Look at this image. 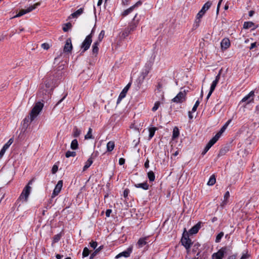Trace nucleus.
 <instances>
[{"instance_id": "obj_24", "label": "nucleus", "mask_w": 259, "mask_h": 259, "mask_svg": "<svg viewBox=\"0 0 259 259\" xmlns=\"http://www.w3.org/2000/svg\"><path fill=\"white\" fill-rule=\"evenodd\" d=\"M151 66L149 65L145 66V68L142 72L141 74V76L142 77L143 79H144L147 76L148 74L149 73L150 70Z\"/></svg>"}, {"instance_id": "obj_20", "label": "nucleus", "mask_w": 259, "mask_h": 259, "mask_svg": "<svg viewBox=\"0 0 259 259\" xmlns=\"http://www.w3.org/2000/svg\"><path fill=\"white\" fill-rule=\"evenodd\" d=\"M148 237L141 238L137 242V245L139 248H142L147 243Z\"/></svg>"}, {"instance_id": "obj_18", "label": "nucleus", "mask_w": 259, "mask_h": 259, "mask_svg": "<svg viewBox=\"0 0 259 259\" xmlns=\"http://www.w3.org/2000/svg\"><path fill=\"white\" fill-rule=\"evenodd\" d=\"M72 49V46L71 44V40L70 38H68L65 42V45L64 47V51L65 52H70Z\"/></svg>"}, {"instance_id": "obj_16", "label": "nucleus", "mask_w": 259, "mask_h": 259, "mask_svg": "<svg viewBox=\"0 0 259 259\" xmlns=\"http://www.w3.org/2000/svg\"><path fill=\"white\" fill-rule=\"evenodd\" d=\"M12 143H13V140L12 139H10L8 141V142L4 145V146L3 147L2 149H1V150L0 151V159L3 157L6 151L9 147V146L12 144Z\"/></svg>"}, {"instance_id": "obj_6", "label": "nucleus", "mask_w": 259, "mask_h": 259, "mask_svg": "<svg viewBox=\"0 0 259 259\" xmlns=\"http://www.w3.org/2000/svg\"><path fill=\"white\" fill-rule=\"evenodd\" d=\"M40 5V3H36L33 5L29 6L27 9H22L20 11V12L14 17V18L16 17H19L20 16H22V15L31 12L32 10L36 8L38 6H39Z\"/></svg>"}, {"instance_id": "obj_42", "label": "nucleus", "mask_w": 259, "mask_h": 259, "mask_svg": "<svg viewBox=\"0 0 259 259\" xmlns=\"http://www.w3.org/2000/svg\"><path fill=\"white\" fill-rule=\"evenodd\" d=\"M223 236H224V233L223 232H221L219 234H218L215 238V242H217V243L220 242Z\"/></svg>"}, {"instance_id": "obj_19", "label": "nucleus", "mask_w": 259, "mask_h": 259, "mask_svg": "<svg viewBox=\"0 0 259 259\" xmlns=\"http://www.w3.org/2000/svg\"><path fill=\"white\" fill-rule=\"evenodd\" d=\"M132 251V247L128 248L126 250L119 253L116 256V258H119L121 256H124L125 257H128L130 255Z\"/></svg>"}, {"instance_id": "obj_57", "label": "nucleus", "mask_w": 259, "mask_h": 259, "mask_svg": "<svg viewBox=\"0 0 259 259\" xmlns=\"http://www.w3.org/2000/svg\"><path fill=\"white\" fill-rule=\"evenodd\" d=\"M149 160L147 159V160L146 161V162H145V164H144V166L146 168L149 167Z\"/></svg>"}, {"instance_id": "obj_49", "label": "nucleus", "mask_w": 259, "mask_h": 259, "mask_svg": "<svg viewBox=\"0 0 259 259\" xmlns=\"http://www.w3.org/2000/svg\"><path fill=\"white\" fill-rule=\"evenodd\" d=\"M90 246L93 249H95L97 246V243L96 241H91L90 243Z\"/></svg>"}, {"instance_id": "obj_8", "label": "nucleus", "mask_w": 259, "mask_h": 259, "mask_svg": "<svg viewBox=\"0 0 259 259\" xmlns=\"http://www.w3.org/2000/svg\"><path fill=\"white\" fill-rule=\"evenodd\" d=\"M181 242H182V245L185 247V248L187 250H188L190 249V248L192 244V241L189 238L188 235H183V237L181 239Z\"/></svg>"}, {"instance_id": "obj_27", "label": "nucleus", "mask_w": 259, "mask_h": 259, "mask_svg": "<svg viewBox=\"0 0 259 259\" xmlns=\"http://www.w3.org/2000/svg\"><path fill=\"white\" fill-rule=\"evenodd\" d=\"M93 161L92 158L90 157L89 159L85 162V164L83 167V171L86 170L93 163Z\"/></svg>"}, {"instance_id": "obj_12", "label": "nucleus", "mask_w": 259, "mask_h": 259, "mask_svg": "<svg viewBox=\"0 0 259 259\" xmlns=\"http://www.w3.org/2000/svg\"><path fill=\"white\" fill-rule=\"evenodd\" d=\"M142 5V2L141 1H138L137 3H136L134 5L132 6V7H131L130 8H129L128 9L125 10L122 14V15L123 16H127V15H128L130 13H131L133 10L134 9L139 6H141Z\"/></svg>"}, {"instance_id": "obj_59", "label": "nucleus", "mask_w": 259, "mask_h": 259, "mask_svg": "<svg viewBox=\"0 0 259 259\" xmlns=\"http://www.w3.org/2000/svg\"><path fill=\"white\" fill-rule=\"evenodd\" d=\"M95 32V28H93V29L91 31V32L90 34H89L88 36H91V38H92Z\"/></svg>"}, {"instance_id": "obj_50", "label": "nucleus", "mask_w": 259, "mask_h": 259, "mask_svg": "<svg viewBox=\"0 0 259 259\" xmlns=\"http://www.w3.org/2000/svg\"><path fill=\"white\" fill-rule=\"evenodd\" d=\"M58 169V166L56 165H54L52 167V174H55L57 171Z\"/></svg>"}, {"instance_id": "obj_54", "label": "nucleus", "mask_w": 259, "mask_h": 259, "mask_svg": "<svg viewBox=\"0 0 259 259\" xmlns=\"http://www.w3.org/2000/svg\"><path fill=\"white\" fill-rule=\"evenodd\" d=\"M98 253L97 251L95 250L91 255L90 259L93 258Z\"/></svg>"}, {"instance_id": "obj_14", "label": "nucleus", "mask_w": 259, "mask_h": 259, "mask_svg": "<svg viewBox=\"0 0 259 259\" xmlns=\"http://www.w3.org/2000/svg\"><path fill=\"white\" fill-rule=\"evenodd\" d=\"M254 96V92L251 91L248 95L245 96L241 101V102H246L249 104L253 100V96Z\"/></svg>"}, {"instance_id": "obj_53", "label": "nucleus", "mask_w": 259, "mask_h": 259, "mask_svg": "<svg viewBox=\"0 0 259 259\" xmlns=\"http://www.w3.org/2000/svg\"><path fill=\"white\" fill-rule=\"evenodd\" d=\"M125 163V159L123 158H120L119 160V164L122 165Z\"/></svg>"}, {"instance_id": "obj_34", "label": "nucleus", "mask_w": 259, "mask_h": 259, "mask_svg": "<svg viewBox=\"0 0 259 259\" xmlns=\"http://www.w3.org/2000/svg\"><path fill=\"white\" fill-rule=\"evenodd\" d=\"M72 27V24L70 22H68L64 24L63 26V30L64 32H67L68 30Z\"/></svg>"}, {"instance_id": "obj_5", "label": "nucleus", "mask_w": 259, "mask_h": 259, "mask_svg": "<svg viewBox=\"0 0 259 259\" xmlns=\"http://www.w3.org/2000/svg\"><path fill=\"white\" fill-rule=\"evenodd\" d=\"M33 180H30L28 185H26L24 188L22 193L21 194L19 198L20 199H24V201H27L28 196L30 194L31 187L29 186L31 184Z\"/></svg>"}, {"instance_id": "obj_39", "label": "nucleus", "mask_w": 259, "mask_h": 259, "mask_svg": "<svg viewBox=\"0 0 259 259\" xmlns=\"http://www.w3.org/2000/svg\"><path fill=\"white\" fill-rule=\"evenodd\" d=\"M92 129L91 128H89L88 133L85 135L84 138L85 139H93V136L92 134Z\"/></svg>"}, {"instance_id": "obj_58", "label": "nucleus", "mask_w": 259, "mask_h": 259, "mask_svg": "<svg viewBox=\"0 0 259 259\" xmlns=\"http://www.w3.org/2000/svg\"><path fill=\"white\" fill-rule=\"evenodd\" d=\"M66 96H67V94L64 95V97L58 102V103L57 104V105L59 104L60 103H61L65 99V98H66Z\"/></svg>"}, {"instance_id": "obj_10", "label": "nucleus", "mask_w": 259, "mask_h": 259, "mask_svg": "<svg viewBox=\"0 0 259 259\" xmlns=\"http://www.w3.org/2000/svg\"><path fill=\"white\" fill-rule=\"evenodd\" d=\"M63 186V181L62 180H60L58 182L57 185L55 186V188L53 191L52 193V197L54 198L57 196L59 193L60 192Z\"/></svg>"}, {"instance_id": "obj_46", "label": "nucleus", "mask_w": 259, "mask_h": 259, "mask_svg": "<svg viewBox=\"0 0 259 259\" xmlns=\"http://www.w3.org/2000/svg\"><path fill=\"white\" fill-rule=\"evenodd\" d=\"M218 82L217 80H213L211 85L210 90L213 91Z\"/></svg>"}, {"instance_id": "obj_26", "label": "nucleus", "mask_w": 259, "mask_h": 259, "mask_svg": "<svg viewBox=\"0 0 259 259\" xmlns=\"http://www.w3.org/2000/svg\"><path fill=\"white\" fill-rule=\"evenodd\" d=\"M230 197V193L229 191H227L224 196V200H223L221 205L222 206H224L227 203L228 199Z\"/></svg>"}, {"instance_id": "obj_31", "label": "nucleus", "mask_w": 259, "mask_h": 259, "mask_svg": "<svg viewBox=\"0 0 259 259\" xmlns=\"http://www.w3.org/2000/svg\"><path fill=\"white\" fill-rule=\"evenodd\" d=\"M215 182L216 179L215 176L214 175H212L209 178L207 184L209 186H212L215 183Z\"/></svg>"}, {"instance_id": "obj_55", "label": "nucleus", "mask_w": 259, "mask_h": 259, "mask_svg": "<svg viewBox=\"0 0 259 259\" xmlns=\"http://www.w3.org/2000/svg\"><path fill=\"white\" fill-rule=\"evenodd\" d=\"M111 209H107L106 211V217H109L110 215V213L111 212Z\"/></svg>"}, {"instance_id": "obj_61", "label": "nucleus", "mask_w": 259, "mask_h": 259, "mask_svg": "<svg viewBox=\"0 0 259 259\" xmlns=\"http://www.w3.org/2000/svg\"><path fill=\"white\" fill-rule=\"evenodd\" d=\"M213 92V91H212L209 90V93L207 96V97H206L207 100L209 99V98L210 97V96H211V95L212 94Z\"/></svg>"}, {"instance_id": "obj_23", "label": "nucleus", "mask_w": 259, "mask_h": 259, "mask_svg": "<svg viewBox=\"0 0 259 259\" xmlns=\"http://www.w3.org/2000/svg\"><path fill=\"white\" fill-rule=\"evenodd\" d=\"M83 10L84 9L83 8H81L74 13H72L71 16L72 18H77L83 13Z\"/></svg>"}, {"instance_id": "obj_62", "label": "nucleus", "mask_w": 259, "mask_h": 259, "mask_svg": "<svg viewBox=\"0 0 259 259\" xmlns=\"http://www.w3.org/2000/svg\"><path fill=\"white\" fill-rule=\"evenodd\" d=\"M248 257V255L244 254L242 255L240 259H246Z\"/></svg>"}, {"instance_id": "obj_25", "label": "nucleus", "mask_w": 259, "mask_h": 259, "mask_svg": "<svg viewBox=\"0 0 259 259\" xmlns=\"http://www.w3.org/2000/svg\"><path fill=\"white\" fill-rule=\"evenodd\" d=\"M135 186L136 188H142V189H143L144 190H148L149 189V185L148 184V183L147 182H144V183H143L137 184L135 185Z\"/></svg>"}, {"instance_id": "obj_40", "label": "nucleus", "mask_w": 259, "mask_h": 259, "mask_svg": "<svg viewBox=\"0 0 259 259\" xmlns=\"http://www.w3.org/2000/svg\"><path fill=\"white\" fill-rule=\"evenodd\" d=\"M104 35H105V31L102 30L100 32V34H99V36L98 37V40L97 41L100 42L103 39Z\"/></svg>"}, {"instance_id": "obj_43", "label": "nucleus", "mask_w": 259, "mask_h": 259, "mask_svg": "<svg viewBox=\"0 0 259 259\" xmlns=\"http://www.w3.org/2000/svg\"><path fill=\"white\" fill-rule=\"evenodd\" d=\"M90 250L87 247H84L83 252H82V256L83 257H87L90 254Z\"/></svg>"}, {"instance_id": "obj_15", "label": "nucleus", "mask_w": 259, "mask_h": 259, "mask_svg": "<svg viewBox=\"0 0 259 259\" xmlns=\"http://www.w3.org/2000/svg\"><path fill=\"white\" fill-rule=\"evenodd\" d=\"M130 86H131V83H128L125 86V87H124V88L122 90V91H121V92L120 93V94L118 97V98L117 100V103H118L120 100H121L123 98H124L125 97L126 94L127 92L128 91Z\"/></svg>"}, {"instance_id": "obj_21", "label": "nucleus", "mask_w": 259, "mask_h": 259, "mask_svg": "<svg viewBox=\"0 0 259 259\" xmlns=\"http://www.w3.org/2000/svg\"><path fill=\"white\" fill-rule=\"evenodd\" d=\"M200 228V223H198L190 229L189 233L192 235L196 234L198 232Z\"/></svg>"}, {"instance_id": "obj_28", "label": "nucleus", "mask_w": 259, "mask_h": 259, "mask_svg": "<svg viewBox=\"0 0 259 259\" xmlns=\"http://www.w3.org/2000/svg\"><path fill=\"white\" fill-rule=\"evenodd\" d=\"M115 147L114 142L113 141H109L107 143V150L109 152L112 151Z\"/></svg>"}, {"instance_id": "obj_29", "label": "nucleus", "mask_w": 259, "mask_h": 259, "mask_svg": "<svg viewBox=\"0 0 259 259\" xmlns=\"http://www.w3.org/2000/svg\"><path fill=\"white\" fill-rule=\"evenodd\" d=\"M70 147L72 150H76L78 148V144L76 139H74L71 142Z\"/></svg>"}, {"instance_id": "obj_1", "label": "nucleus", "mask_w": 259, "mask_h": 259, "mask_svg": "<svg viewBox=\"0 0 259 259\" xmlns=\"http://www.w3.org/2000/svg\"><path fill=\"white\" fill-rule=\"evenodd\" d=\"M44 107V104L40 102H36L31 109L28 116L23 120V126L27 128L29 125L39 115Z\"/></svg>"}, {"instance_id": "obj_7", "label": "nucleus", "mask_w": 259, "mask_h": 259, "mask_svg": "<svg viewBox=\"0 0 259 259\" xmlns=\"http://www.w3.org/2000/svg\"><path fill=\"white\" fill-rule=\"evenodd\" d=\"M140 21V18H138V14H136L133 19L131 23H130L127 28L130 30V32H133L136 30L137 26Z\"/></svg>"}, {"instance_id": "obj_3", "label": "nucleus", "mask_w": 259, "mask_h": 259, "mask_svg": "<svg viewBox=\"0 0 259 259\" xmlns=\"http://www.w3.org/2000/svg\"><path fill=\"white\" fill-rule=\"evenodd\" d=\"M211 5V2L208 1L203 6L202 9L197 14L196 20V23H199L200 19L203 17L206 12L210 8Z\"/></svg>"}, {"instance_id": "obj_22", "label": "nucleus", "mask_w": 259, "mask_h": 259, "mask_svg": "<svg viewBox=\"0 0 259 259\" xmlns=\"http://www.w3.org/2000/svg\"><path fill=\"white\" fill-rule=\"evenodd\" d=\"M100 42L96 41L94 42L92 46V53L93 54H95L96 55L98 54L99 51L98 46L100 44Z\"/></svg>"}, {"instance_id": "obj_41", "label": "nucleus", "mask_w": 259, "mask_h": 259, "mask_svg": "<svg viewBox=\"0 0 259 259\" xmlns=\"http://www.w3.org/2000/svg\"><path fill=\"white\" fill-rule=\"evenodd\" d=\"M155 131H156L155 127H151L149 129V137L150 138H152L154 136Z\"/></svg>"}, {"instance_id": "obj_33", "label": "nucleus", "mask_w": 259, "mask_h": 259, "mask_svg": "<svg viewBox=\"0 0 259 259\" xmlns=\"http://www.w3.org/2000/svg\"><path fill=\"white\" fill-rule=\"evenodd\" d=\"M81 133V131L79 130L76 126H75L73 128V136L74 137H78Z\"/></svg>"}, {"instance_id": "obj_63", "label": "nucleus", "mask_w": 259, "mask_h": 259, "mask_svg": "<svg viewBox=\"0 0 259 259\" xmlns=\"http://www.w3.org/2000/svg\"><path fill=\"white\" fill-rule=\"evenodd\" d=\"M188 116H189V118L191 119L193 118V116L192 115V112L191 111H189L188 112Z\"/></svg>"}, {"instance_id": "obj_52", "label": "nucleus", "mask_w": 259, "mask_h": 259, "mask_svg": "<svg viewBox=\"0 0 259 259\" xmlns=\"http://www.w3.org/2000/svg\"><path fill=\"white\" fill-rule=\"evenodd\" d=\"M129 190L128 189H125L123 191V196L124 198H126L129 193Z\"/></svg>"}, {"instance_id": "obj_45", "label": "nucleus", "mask_w": 259, "mask_h": 259, "mask_svg": "<svg viewBox=\"0 0 259 259\" xmlns=\"http://www.w3.org/2000/svg\"><path fill=\"white\" fill-rule=\"evenodd\" d=\"M60 238H61V235L60 234H57V235H55L53 238V242L56 243V242H58L60 240Z\"/></svg>"}, {"instance_id": "obj_30", "label": "nucleus", "mask_w": 259, "mask_h": 259, "mask_svg": "<svg viewBox=\"0 0 259 259\" xmlns=\"http://www.w3.org/2000/svg\"><path fill=\"white\" fill-rule=\"evenodd\" d=\"M228 151H229V148L227 147L222 148L220 150L219 153L218 154V156L220 157V156L225 155L228 152Z\"/></svg>"}, {"instance_id": "obj_17", "label": "nucleus", "mask_w": 259, "mask_h": 259, "mask_svg": "<svg viewBox=\"0 0 259 259\" xmlns=\"http://www.w3.org/2000/svg\"><path fill=\"white\" fill-rule=\"evenodd\" d=\"M221 48L223 50H226L230 46V41L229 38H225L222 39L221 42Z\"/></svg>"}, {"instance_id": "obj_51", "label": "nucleus", "mask_w": 259, "mask_h": 259, "mask_svg": "<svg viewBox=\"0 0 259 259\" xmlns=\"http://www.w3.org/2000/svg\"><path fill=\"white\" fill-rule=\"evenodd\" d=\"M222 71V69H221L219 71V72L218 74L215 77V80H217L218 82L219 81V80L220 79V77H221V74Z\"/></svg>"}, {"instance_id": "obj_2", "label": "nucleus", "mask_w": 259, "mask_h": 259, "mask_svg": "<svg viewBox=\"0 0 259 259\" xmlns=\"http://www.w3.org/2000/svg\"><path fill=\"white\" fill-rule=\"evenodd\" d=\"M232 253V247L226 246L221 248L217 252L212 254V259H222L224 255Z\"/></svg>"}, {"instance_id": "obj_4", "label": "nucleus", "mask_w": 259, "mask_h": 259, "mask_svg": "<svg viewBox=\"0 0 259 259\" xmlns=\"http://www.w3.org/2000/svg\"><path fill=\"white\" fill-rule=\"evenodd\" d=\"M186 91L180 92L171 101L176 103H182L186 100Z\"/></svg>"}, {"instance_id": "obj_47", "label": "nucleus", "mask_w": 259, "mask_h": 259, "mask_svg": "<svg viewBox=\"0 0 259 259\" xmlns=\"http://www.w3.org/2000/svg\"><path fill=\"white\" fill-rule=\"evenodd\" d=\"M199 103H199V101L198 100H197V101L195 102V104H194V106H193V108H192V112H195V111L197 110V108L198 106H199Z\"/></svg>"}, {"instance_id": "obj_56", "label": "nucleus", "mask_w": 259, "mask_h": 259, "mask_svg": "<svg viewBox=\"0 0 259 259\" xmlns=\"http://www.w3.org/2000/svg\"><path fill=\"white\" fill-rule=\"evenodd\" d=\"M256 46V42L252 43L250 45V47H249L250 50L253 49L254 48H255Z\"/></svg>"}, {"instance_id": "obj_60", "label": "nucleus", "mask_w": 259, "mask_h": 259, "mask_svg": "<svg viewBox=\"0 0 259 259\" xmlns=\"http://www.w3.org/2000/svg\"><path fill=\"white\" fill-rule=\"evenodd\" d=\"M162 88V85L160 83H159L157 86V89L160 91L161 89Z\"/></svg>"}, {"instance_id": "obj_9", "label": "nucleus", "mask_w": 259, "mask_h": 259, "mask_svg": "<svg viewBox=\"0 0 259 259\" xmlns=\"http://www.w3.org/2000/svg\"><path fill=\"white\" fill-rule=\"evenodd\" d=\"M92 42V38L91 36H87L81 45V48L83 49V52H84L90 48Z\"/></svg>"}, {"instance_id": "obj_36", "label": "nucleus", "mask_w": 259, "mask_h": 259, "mask_svg": "<svg viewBox=\"0 0 259 259\" xmlns=\"http://www.w3.org/2000/svg\"><path fill=\"white\" fill-rule=\"evenodd\" d=\"M131 33V32L130 31V30L127 28H126L121 33V37L123 38H125V37H126L130 33Z\"/></svg>"}, {"instance_id": "obj_32", "label": "nucleus", "mask_w": 259, "mask_h": 259, "mask_svg": "<svg viewBox=\"0 0 259 259\" xmlns=\"http://www.w3.org/2000/svg\"><path fill=\"white\" fill-rule=\"evenodd\" d=\"M179 136V130L177 127H175L172 131V138L176 139Z\"/></svg>"}, {"instance_id": "obj_38", "label": "nucleus", "mask_w": 259, "mask_h": 259, "mask_svg": "<svg viewBox=\"0 0 259 259\" xmlns=\"http://www.w3.org/2000/svg\"><path fill=\"white\" fill-rule=\"evenodd\" d=\"M75 156H76V152L74 151H67L65 154V156L67 158H69L70 157H75Z\"/></svg>"}, {"instance_id": "obj_44", "label": "nucleus", "mask_w": 259, "mask_h": 259, "mask_svg": "<svg viewBox=\"0 0 259 259\" xmlns=\"http://www.w3.org/2000/svg\"><path fill=\"white\" fill-rule=\"evenodd\" d=\"M160 105V102L159 101L156 102L154 104V106L153 107V108L152 109V111H153V112L156 111L158 109V108H159Z\"/></svg>"}, {"instance_id": "obj_64", "label": "nucleus", "mask_w": 259, "mask_h": 259, "mask_svg": "<svg viewBox=\"0 0 259 259\" xmlns=\"http://www.w3.org/2000/svg\"><path fill=\"white\" fill-rule=\"evenodd\" d=\"M236 256L234 255H230L227 259H235Z\"/></svg>"}, {"instance_id": "obj_11", "label": "nucleus", "mask_w": 259, "mask_h": 259, "mask_svg": "<svg viewBox=\"0 0 259 259\" xmlns=\"http://www.w3.org/2000/svg\"><path fill=\"white\" fill-rule=\"evenodd\" d=\"M231 120H229L221 128L219 132L213 137L214 139H215L217 141L219 139L222 134L225 132L227 127L228 126L229 124L230 123Z\"/></svg>"}, {"instance_id": "obj_35", "label": "nucleus", "mask_w": 259, "mask_h": 259, "mask_svg": "<svg viewBox=\"0 0 259 259\" xmlns=\"http://www.w3.org/2000/svg\"><path fill=\"white\" fill-rule=\"evenodd\" d=\"M148 178L150 182H153L155 180V174L152 171L148 172Z\"/></svg>"}, {"instance_id": "obj_13", "label": "nucleus", "mask_w": 259, "mask_h": 259, "mask_svg": "<svg viewBox=\"0 0 259 259\" xmlns=\"http://www.w3.org/2000/svg\"><path fill=\"white\" fill-rule=\"evenodd\" d=\"M218 141L213 137L208 142L206 145L203 151L202 152V155L205 153L209 150V149L217 142Z\"/></svg>"}, {"instance_id": "obj_37", "label": "nucleus", "mask_w": 259, "mask_h": 259, "mask_svg": "<svg viewBox=\"0 0 259 259\" xmlns=\"http://www.w3.org/2000/svg\"><path fill=\"white\" fill-rule=\"evenodd\" d=\"M254 25V23L252 22H245L243 24L244 29H248Z\"/></svg>"}, {"instance_id": "obj_48", "label": "nucleus", "mask_w": 259, "mask_h": 259, "mask_svg": "<svg viewBox=\"0 0 259 259\" xmlns=\"http://www.w3.org/2000/svg\"><path fill=\"white\" fill-rule=\"evenodd\" d=\"M41 46L42 48L46 50H48L50 47V45L48 43H44L41 44Z\"/></svg>"}]
</instances>
